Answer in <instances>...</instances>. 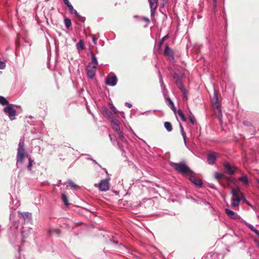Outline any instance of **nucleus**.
Returning <instances> with one entry per match:
<instances>
[{
    "mask_svg": "<svg viewBox=\"0 0 259 259\" xmlns=\"http://www.w3.org/2000/svg\"><path fill=\"white\" fill-rule=\"evenodd\" d=\"M8 100L4 97L0 96V104L2 105L8 104Z\"/></svg>",
    "mask_w": 259,
    "mask_h": 259,
    "instance_id": "nucleus-25",
    "label": "nucleus"
},
{
    "mask_svg": "<svg viewBox=\"0 0 259 259\" xmlns=\"http://www.w3.org/2000/svg\"><path fill=\"white\" fill-rule=\"evenodd\" d=\"M18 213L19 214L21 215V216L24 219V220H29L31 219V214L28 212H21L20 211H18Z\"/></svg>",
    "mask_w": 259,
    "mask_h": 259,
    "instance_id": "nucleus-16",
    "label": "nucleus"
},
{
    "mask_svg": "<svg viewBox=\"0 0 259 259\" xmlns=\"http://www.w3.org/2000/svg\"><path fill=\"white\" fill-rule=\"evenodd\" d=\"M68 8V9H69V12L73 14V11L75 10L74 9H73V7L72 6V5L70 4L69 5H68V6H67Z\"/></svg>",
    "mask_w": 259,
    "mask_h": 259,
    "instance_id": "nucleus-32",
    "label": "nucleus"
},
{
    "mask_svg": "<svg viewBox=\"0 0 259 259\" xmlns=\"http://www.w3.org/2000/svg\"><path fill=\"white\" fill-rule=\"evenodd\" d=\"M117 79L115 75H109L106 79V83L110 86H115L117 83Z\"/></svg>",
    "mask_w": 259,
    "mask_h": 259,
    "instance_id": "nucleus-7",
    "label": "nucleus"
},
{
    "mask_svg": "<svg viewBox=\"0 0 259 259\" xmlns=\"http://www.w3.org/2000/svg\"><path fill=\"white\" fill-rule=\"evenodd\" d=\"M25 158H27L29 162L27 168L29 170H31L34 161L26 152L24 149V141L21 139L18 145L17 153V165L18 167L23 164Z\"/></svg>",
    "mask_w": 259,
    "mask_h": 259,
    "instance_id": "nucleus-1",
    "label": "nucleus"
},
{
    "mask_svg": "<svg viewBox=\"0 0 259 259\" xmlns=\"http://www.w3.org/2000/svg\"><path fill=\"white\" fill-rule=\"evenodd\" d=\"M213 106L215 110H217L218 112V118L220 122H222V110L218 102V95L217 91H214L213 98L212 99Z\"/></svg>",
    "mask_w": 259,
    "mask_h": 259,
    "instance_id": "nucleus-4",
    "label": "nucleus"
},
{
    "mask_svg": "<svg viewBox=\"0 0 259 259\" xmlns=\"http://www.w3.org/2000/svg\"><path fill=\"white\" fill-rule=\"evenodd\" d=\"M110 139L111 140H112V137H111V136L110 135Z\"/></svg>",
    "mask_w": 259,
    "mask_h": 259,
    "instance_id": "nucleus-47",
    "label": "nucleus"
},
{
    "mask_svg": "<svg viewBox=\"0 0 259 259\" xmlns=\"http://www.w3.org/2000/svg\"><path fill=\"white\" fill-rule=\"evenodd\" d=\"M256 235H257L258 236H259V231L256 230V229H255V231H253Z\"/></svg>",
    "mask_w": 259,
    "mask_h": 259,
    "instance_id": "nucleus-45",
    "label": "nucleus"
},
{
    "mask_svg": "<svg viewBox=\"0 0 259 259\" xmlns=\"http://www.w3.org/2000/svg\"><path fill=\"white\" fill-rule=\"evenodd\" d=\"M143 20H144V21H145L146 22H147V23H149V22H150L149 19L148 18H146V17H144V18H143Z\"/></svg>",
    "mask_w": 259,
    "mask_h": 259,
    "instance_id": "nucleus-43",
    "label": "nucleus"
},
{
    "mask_svg": "<svg viewBox=\"0 0 259 259\" xmlns=\"http://www.w3.org/2000/svg\"><path fill=\"white\" fill-rule=\"evenodd\" d=\"M224 166L226 171L229 175H233L235 172V168L232 167L228 162H225Z\"/></svg>",
    "mask_w": 259,
    "mask_h": 259,
    "instance_id": "nucleus-14",
    "label": "nucleus"
},
{
    "mask_svg": "<svg viewBox=\"0 0 259 259\" xmlns=\"http://www.w3.org/2000/svg\"><path fill=\"white\" fill-rule=\"evenodd\" d=\"M164 55L170 60L174 59L173 51L167 45H166L165 47Z\"/></svg>",
    "mask_w": 259,
    "mask_h": 259,
    "instance_id": "nucleus-12",
    "label": "nucleus"
},
{
    "mask_svg": "<svg viewBox=\"0 0 259 259\" xmlns=\"http://www.w3.org/2000/svg\"><path fill=\"white\" fill-rule=\"evenodd\" d=\"M214 176H215V178L217 179H222L224 177V175H223L221 173H219V172H217L214 174Z\"/></svg>",
    "mask_w": 259,
    "mask_h": 259,
    "instance_id": "nucleus-29",
    "label": "nucleus"
},
{
    "mask_svg": "<svg viewBox=\"0 0 259 259\" xmlns=\"http://www.w3.org/2000/svg\"><path fill=\"white\" fill-rule=\"evenodd\" d=\"M64 23L65 26L67 28H69L71 26V20L68 18H65Z\"/></svg>",
    "mask_w": 259,
    "mask_h": 259,
    "instance_id": "nucleus-26",
    "label": "nucleus"
},
{
    "mask_svg": "<svg viewBox=\"0 0 259 259\" xmlns=\"http://www.w3.org/2000/svg\"><path fill=\"white\" fill-rule=\"evenodd\" d=\"M171 166L176 169L179 172L183 175L185 174H193L194 172L191 170L188 166H187L184 163H171Z\"/></svg>",
    "mask_w": 259,
    "mask_h": 259,
    "instance_id": "nucleus-3",
    "label": "nucleus"
},
{
    "mask_svg": "<svg viewBox=\"0 0 259 259\" xmlns=\"http://www.w3.org/2000/svg\"><path fill=\"white\" fill-rule=\"evenodd\" d=\"M68 183L69 184V185L71 186V188H73V189H77L78 188V186L76 185L71 180H69L68 181Z\"/></svg>",
    "mask_w": 259,
    "mask_h": 259,
    "instance_id": "nucleus-27",
    "label": "nucleus"
},
{
    "mask_svg": "<svg viewBox=\"0 0 259 259\" xmlns=\"http://www.w3.org/2000/svg\"><path fill=\"white\" fill-rule=\"evenodd\" d=\"M64 3L65 5L68 6V5L70 4L68 0H63Z\"/></svg>",
    "mask_w": 259,
    "mask_h": 259,
    "instance_id": "nucleus-41",
    "label": "nucleus"
},
{
    "mask_svg": "<svg viewBox=\"0 0 259 259\" xmlns=\"http://www.w3.org/2000/svg\"><path fill=\"white\" fill-rule=\"evenodd\" d=\"M1 72L0 71V73H1Z\"/></svg>",
    "mask_w": 259,
    "mask_h": 259,
    "instance_id": "nucleus-49",
    "label": "nucleus"
},
{
    "mask_svg": "<svg viewBox=\"0 0 259 259\" xmlns=\"http://www.w3.org/2000/svg\"><path fill=\"white\" fill-rule=\"evenodd\" d=\"M159 77H160V82L161 83V85H162V84H163V80L162 79L161 76L160 74H159Z\"/></svg>",
    "mask_w": 259,
    "mask_h": 259,
    "instance_id": "nucleus-44",
    "label": "nucleus"
},
{
    "mask_svg": "<svg viewBox=\"0 0 259 259\" xmlns=\"http://www.w3.org/2000/svg\"><path fill=\"white\" fill-rule=\"evenodd\" d=\"M91 58L92 63L91 64L92 65L97 66L98 64L97 59L93 52H91Z\"/></svg>",
    "mask_w": 259,
    "mask_h": 259,
    "instance_id": "nucleus-18",
    "label": "nucleus"
},
{
    "mask_svg": "<svg viewBox=\"0 0 259 259\" xmlns=\"http://www.w3.org/2000/svg\"><path fill=\"white\" fill-rule=\"evenodd\" d=\"M76 48L78 50H83L84 49V45L82 40H80L76 45Z\"/></svg>",
    "mask_w": 259,
    "mask_h": 259,
    "instance_id": "nucleus-19",
    "label": "nucleus"
},
{
    "mask_svg": "<svg viewBox=\"0 0 259 259\" xmlns=\"http://www.w3.org/2000/svg\"><path fill=\"white\" fill-rule=\"evenodd\" d=\"M4 111L8 114L9 117L11 120L15 119L16 111L12 106H6L4 108Z\"/></svg>",
    "mask_w": 259,
    "mask_h": 259,
    "instance_id": "nucleus-6",
    "label": "nucleus"
},
{
    "mask_svg": "<svg viewBox=\"0 0 259 259\" xmlns=\"http://www.w3.org/2000/svg\"><path fill=\"white\" fill-rule=\"evenodd\" d=\"M182 120L184 121H186V118L185 117V116H183L182 117H181Z\"/></svg>",
    "mask_w": 259,
    "mask_h": 259,
    "instance_id": "nucleus-46",
    "label": "nucleus"
},
{
    "mask_svg": "<svg viewBox=\"0 0 259 259\" xmlns=\"http://www.w3.org/2000/svg\"><path fill=\"white\" fill-rule=\"evenodd\" d=\"M97 66L89 64L87 68V75L90 78H93L96 71Z\"/></svg>",
    "mask_w": 259,
    "mask_h": 259,
    "instance_id": "nucleus-8",
    "label": "nucleus"
},
{
    "mask_svg": "<svg viewBox=\"0 0 259 259\" xmlns=\"http://www.w3.org/2000/svg\"><path fill=\"white\" fill-rule=\"evenodd\" d=\"M178 115H179V116L180 117H182L183 116H184V114L182 112V111L181 110H179L178 111Z\"/></svg>",
    "mask_w": 259,
    "mask_h": 259,
    "instance_id": "nucleus-37",
    "label": "nucleus"
},
{
    "mask_svg": "<svg viewBox=\"0 0 259 259\" xmlns=\"http://www.w3.org/2000/svg\"><path fill=\"white\" fill-rule=\"evenodd\" d=\"M125 105L127 106L129 108H131L132 107V105L128 102L125 103Z\"/></svg>",
    "mask_w": 259,
    "mask_h": 259,
    "instance_id": "nucleus-40",
    "label": "nucleus"
},
{
    "mask_svg": "<svg viewBox=\"0 0 259 259\" xmlns=\"http://www.w3.org/2000/svg\"><path fill=\"white\" fill-rule=\"evenodd\" d=\"M168 37V35H166V36H165L164 37H163L162 38V39L160 40V45H162V43L163 42L164 40L166 39Z\"/></svg>",
    "mask_w": 259,
    "mask_h": 259,
    "instance_id": "nucleus-39",
    "label": "nucleus"
},
{
    "mask_svg": "<svg viewBox=\"0 0 259 259\" xmlns=\"http://www.w3.org/2000/svg\"><path fill=\"white\" fill-rule=\"evenodd\" d=\"M241 221L243 222L246 226H247L253 232L255 231V228L251 225L247 224L245 221L243 219H241Z\"/></svg>",
    "mask_w": 259,
    "mask_h": 259,
    "instance_id": "nucleus-28",
    "label": "nucleus"
},
{
    "mask_svg": "<svg viewBox=\"0 0 259 259\" xmlns=\"http://www.w3.org/2000/svg\"><path fill=\"white\" fill-rule=\"evenodd\" d=\"M231 193L233 196L231 199L232 207H238L241 201L247 203V201L239 188L232 189Z\"/></svg>",
    "mask_w": 259,
    "mask_h": 259,
    "instance_id": "nucleus-2",
    "label": "nucleus"
},
{
    "mask_svg": "<svg viewBox=\"0 0 259 259\" xmlns=\"http://www.w3.org/2000/svg\"><path fill=\"white\" fill-rule=\"evenodd\" d=\"M217 154L214 152H211L208 155L207 161L209 164H213L215 162Z\"/></svg>",
    "mask_w": 259,
    "mask_h": 259,
    "instance_id": "nucleus-13",
    "label": "nucleus"
},
{
    "mask_svg": "<svg viewBox=\"0 0 259 259\" xmlns=\"http://www.w3.org/2000/svg\"><path fill=\"white\" fill-rule=\"evenodd\" d=\"M62 200L66 206H69V203L68 202V198L65 194H62Z\"/></svg>",
    "mask_w": 259,
    "mask_h": 259,
    "instance_id": "nucleus-23",
    "label": "nucleus"
},
{
    "mask_svg": "<svg viewBox=\"0 0 259 259\" xmlns=\"http://www.w3.org/2000/svg\"><path fill=\"white\" fill-rule=\"evenodd\" d=\"M189 120H190V122L192 124H194L195 122V117L193 115H191L189 116Z\"/></svg>",
    "mask_w": 259,
    "mask_h": 259,
    "instance_id": "nucleus-33",
    "label": "nucleus"
},
{
    "mask_svg": "<svg viewBox=\"0 0 259 259\" xmlns=\"http://www.w3.org/2000/svg\"><path fill=\"white\" fill-rule=\"evenodd\" d=\"M6 67V64L4 62L0 60V69H4Z\"/></svg>",
    "mask_w": 259,
    "mask_h": 259,
    "instance_id": "nucleus-34",
    "label": "nucleus"
},
{
    "mask_svg": "<svg viewBox=\"0 0 259 259\" xmlns=\"http://www.w3.org/2000/svg\"><path fill=\"white\" fill-rule=\"evenodd\" d=\"M109 107L115 114H117L118 113V111L112 104L110 103Z\"/></svg>",
    "mask_w": 259,
    "mask_h": 259,
    "instance_id": "nucleus-30",
    "label": "nucleus"
},
{
    "mask_svg": "<svg viewBox=\"0 0 259 259\" xmlns=\"http://www.w3.org/2000/svg\"><path fill=\"white\" fill-rule=\"evenodd\" d=\"M165 128L168 132H171L172 130L171 124L169 122H165L164 124Z\"/></svg>",
    "mask_w": 259,
    "mask_h": 259,
    "instance_id": "nucleus-22",
    "label": "nucleus"
},
{
    "mask_svg": "<svg viewBox=\"0 0 259 259\" xmlns=\"http://www.w3.org/2000/svg\"><path fill=\"white\" fill-rule=\"evenodd\" d=\"M92 40L95 45L97 44V39L95 37H93Z\"/></svg>",
    "mask_w": 259,
    "mask_h": 259,
    "instance_id": "nucleus-42",
    "label": "nucleus"
},
{
    "mask_svg": "<svg viewBox=\"0 0 259 259\" xmlns=\"http://www.w3.org/2000/svg\"><path fill=\"white\" fill-rule=\"evenodd\" d=\"M183 92V98L184 100H187V92L186 90L182 91Z\"/></svg>",
    "mask_w": 259,
    "mask_h": 259,
    "instance_id": "nucleus-35",
    "label": "nucleus"
},
{
    "mask_svg": "<svg viewBox=\"0 0 259 259\" xmlns=\"http://www.w3.org/2000/svg\"><path fill=\"white\" fill-rule=\"evenodd\" d=\"M109 178L102 180L98 185L96 184L95 186L98 187L101 191H107L109 189Z\"/></svg>",
    "mask_w": 259,
    "mask_h": 259,
    "instance_id": "nucleus-5",
    "label": "nucleus"
},
{
    "mask_svg": "<svg viewBox=\"0 0 259 259\" xmlns=\"http://www.w3.org/2000/svg\"><path fill=\"white\" fill-rule=\"evenodd\" d=\"M225 212L230 219L233 220H237L241 219L240 216L238 215V214L236 212L230 210L229 208L225 209Z\"/></svg>",
    "mask_w": 259,
    "mask_h": 259,
    "instance_id": "nucleus-10",
    "label": "nucleus"
},
{
    "mask_svg": "<svg viewBox=\"0 0 259 259\" xmlns=\"http://www.w3.org/2000/svg\"><path fill=\"white\" fill-rule=\"evenodd\" d=\"M150 7L151 16L153 17L157 8L158 0H148Z\"/></svg>",
    "mask_w": 259,
    "mask_h": 259,
    "instance_id": "nucleus-9",
    "label": "nucleus"
},
{
    "mask_svg": "<svg viewBox=\"0 0 259 259\" xmlns=\"http://www.w3.org/2000/svg\"><path fill=\"white\" fill-rule=\"evenodd\" d=\"M189 180L193 183L196 186L201 187L203 184L202 181L200 179H197L194 175H191L189 177Z\"/></svg>",
    "mask_w": 259,
    "mask_h": 259,
    "instance_id": "nucleus-11",
    "label": "nucleus"
},
{
    "mask_svg": "<svg viewBox=\"0 0 259 259\" xmlns=\"http://www.w3.org/2000/svg\"><path fill=\"white\" fill-rule=\"evenodd\" d=\"M176 84L178 88H179L182 91L185 90L181 80H177L176 81Z\"/></svg>",
    "mask_w": 259,
    "mask_h": 259,
    "instance_id": "nucleus-24",
    "label": "nucleus"
},
{
    "mask_svg": "<svg viewBox=\"0 0 259 259\" xmlns=\"http://www.w3.org/2000/svg\"><path fill=\"white\" fill-rule=\"evenodd\" d=\"M160 5L162 7L164 6L165 5V4L167 3V0H160Z\"/></svg>",
    "mask_w": 259,
    "mask_h": 259,
    "instance_id": "nucleus-36",
    "label": "nucleus"
},
{
    "mask_svg": "<svg viewBox=\"0 0 259 259\" xmlns=\"http://www.w3.org/2000/svg\"><path fill=\"white\" fill-rule=\"evenodd\" d=\"M166 101L167 103L170 106L172 110L175 111L176 109L175 107L174 104L173 102L171 101V100L170 98H168L166 99Z\"/></svg>",
    "mask_w": 259,
    "mask_h": 259,
    "instance_id": "nucleus-20",
    "label": "nucleus"
},
{
    "mask_svg": "<svg viewBox=\"0 0 259 259\" xmlns=\"http://www.w3.org/2000/svg\"><path fill=\"white\" fill-rule=\"evenodd\" d=\"M238 181L242 182L243 184L246 186L249 184V181L247 175H245L242 177L238 178Z\"/></svg>",
    "mask_w": 259,
    "mask_h": 259,
    "instance_id": "nucleus-17",
    "label": "nucleus"
},
{
    "mask_svg": "<svg viewBox=\"0 0 259 259\" xmlns=\"http://www.w3.org/2000/svg\"><path fill=\"white\" fill-rule=\"evenodd\" d=\"M180 130H181V134L183 136V139H184V143L185 144V145H187V142H186V134L184 131V128L182 126V125L180 124Z\"/></svg>",
    "mask_w": 259,
    "mask_h": 259,
    "instance_id": "nucleus-21",
    "label": "nucleus"
},
{
    "mask_svg": "<svg viewBox=\"0 0 259 259\" xmlns=\"http://www.w3.org/2000/svg\"><path fill=\"white\" fill-rule=\"evenodd\" d=\"M257 245H258V247H259V243H258Z\"/></svg>",
    "mask_w": 259,
    "mask_h": 259,
    "instance_id": "nucleus-48",
    "label": "nucleus"
},
{
    "mask_svg": "<svg viewBox=\"0 0 259 259\" xmlns=\"http://www.w3.org/2000/svg\"><path fill=\"white\" fill-rule=\"evenodd\" d=\"M73 14H74L76 17H78L79 18H81V16L79 15V14L75 10L73 11Z\"/></svg>",
    "mask_w": 259,
    "mask_h": 259,
    "instance_id": "nucleus-38",
    "label": "nucleus"
},
{
    "mask_svg": "<svg viewBox=\"0 0 259 259\" xmlns=\"http://www.w3.org/2000/svg\"><path fill=\"white\" fill-rule=\"evenodd\" d=\"M119 135V138L123 142H125L126 141L124 138V137L123 136L122 132H120L119 133H118Z\"/></svg>",
    "mask_w": 259,
    "mask_h": 259,
    "instance_id": "nucleus-31",
    "label": "nucleus"
},
{
    "mask_svg": "<svg viewBox=\"0 0 259 259\" xmlns=\"http://www.w3.org/2000/svg\"><path fill=\"white\" fill-rule=\"evenodd\" d=\"M111 125L112 128L117 133L121 132L120 129L119 125L117 122L114 120H112L111 122Z\"/></svg>",
    "mask_w": 259,
    "mask_h": 259,
    "instance_id": "nucleus-15",
    "label": "nucleus"
}]
</instances>
